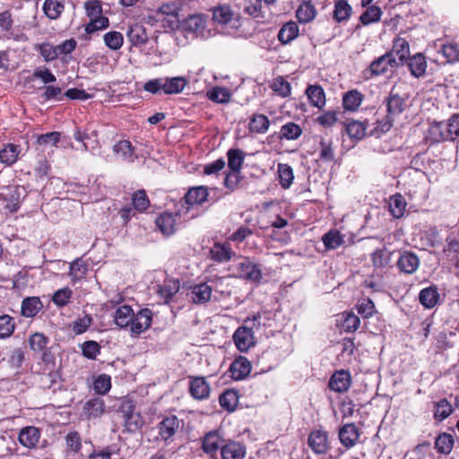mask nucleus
Masks as SVG:
<instances>
[{
  "mask_svg": "<svg viewBox=\"0 0 459 459\" xmlns=\"http://www.w3.org/2000/svg\"><path fill=\"white\" fill-rule=\"evenodd\" d=\"M206 95L213 102L227 104L231 100L232 93L226 87L215 86L208 91Z\"/></svg>",
  "mask_w": 459,
  "mask_h": 459,
  "instance_id": "nucleus-27",
  "label": "nucleus"
},
{
  "mask_svg": "<svg viewBox=\"0 0 459 459\" xmlns=\"http://www.w3.org/2000/svg\"><path fill=\"white\" fill-rule=\"evenodd\" d=\"M49 342L48 337L42 333H34L29 338V345L34 351L40 352L48 349L47 346Z\"/></svg>",
  "mask_w": 459,
  "mask_h": 459,
  "instance_id": "nucleus-47",
  "label": "nucleus"
},
{
  "mask_svg": "<svg viewBox=\"0 0 459 459\" xmlns=\"http://www.w3.org/2000/svg\"><path fill=\"white\" fill-rule=\"evenodd\" d=\"M113 152L120 155L123 160H129L134 153V148L129 141L123 140L113 146Z\"/></svg>",
  "mask_w": 459,
  "mask_h": 459,
  "instance_id": "nucleus-57",
  "label": "nucleus"
},
{
  "mask_svg": "<svg viewBox=\"0 0 459 459\" xmlns=\"http://www.w3.org/2000/svg\"><path fill=\"white\" fill-rule=\"evenodd\" d=\"M84 411L89 417L97 418L105 411L104 401L99 397L91 399L85 403Z\"/></svg>",
  "mask_w": 459,
  "mask_h": 459,
  "instance_id": "nucleus-44",
  "label": "nucleus"
},
{
  "mask_svg": "<svg viewBox=\"0 0 459 459\" xmlns=\"http://www.w3.org/2000/svg\"><path fill=\"white\" fill-rule=\"evenodd\" d=\"M64 9V0H46L43 4L45 14L51 20L57 19Z\"/></svg>",
  "mask_w": 459,
  "mask_h": 459,
  "instance_id": "nucleus-35",
  "label": "nucleus"
},
{
  "mask_svg": "<svg viewBox=\"0 0 459 459\" xmlns=\"http://www.w3.org/2000/svg\"><path fill=\"white\" fill-rule=\"evenodd\" d=\"M224 444L225 440L218 430L210 431L203 437V452L213 457L219 450L221 451Z\"/></svg>",
  "mask_w": 459,
  "mask_h": 459,
  "instance_id": "nucleus-10",
  "label": "nucleus"
},
{
  "mask_svg": "<svg viewBox=\"0 0 459 459\" xmlns=\"http://www.w3.org/2000/svg\"><path fill=\"white\" fill-rule=\"evenodd\" d=\"M404 100L392 90L386 100L387 115L395 117L403 110Z\"/></svg>",
  "mask_w": 459,
  "mask_h": 459,
  "instance_id": "nucleus-25",
  "label": "nucleus"
},
{
  "mask_svg": "<svg viewBox=\"0 0 459 459\" xmlns=\"http://www.w3.org/2000/svg\"><path fill=\"white\" fill-rule=\"evenodd\" d=\"M382 11L378 6H369L359 17V21L363 25H368L380 20Z\"/></svg>",
  "mask_w": 459,
  "mask_h": 459,
  "instance_id": "nucleus-52",
  "label": "nucleus"
},
{
  "mask_svg": "<svg viewBox=\"0 0 459 459\" xmlns=\"http://www.w3.org/2000/svg\"><path fill=\"white\" fill-rule=\"evenodd\" d=\"M324 245L327 249H335L343 243V237L337 230H331L323 237Z\"/></svg>",
  "mask_w": 459,
  "mask_h": 459,
  "instance_id": "nucleus-53",
  "label": "nucleus"
},
{
  "mask_svg": "<svg viewBox=\"0 0 459 459\" xmlns=\"http://www.w3.org/2000/svg\"><path fill=\"white\" fill-rule=\"evenodd\" d=\"M120 413L124 425L129 432H134L141 428L142 417L134 411V407L131 403L122 404Z\"/></svg>",
  "mask_w": 459,
  "mask_h": 459,
  "instance_id": "nucleus-7",
  "label": "nucleus"
},
{
  "mask_svg": "<svg viewBox=\"0 0 459 459\" xmlns=\"http://www.w3.org/2000/svg\"><path fill=\"white\" fill-rule=\"evenodd\" d=\"M346 132L351 139L360 140L366 134V126L359 121H351L346 126Z\"/></svg>",
  "mask_w": 459,
  "mask_h": 459,
  "instance_id": "nucleus-51",
  "label": "nucleus"
},
{
  "mask_svg": "<svg viewBox=\"0 0 459 459\" xmlns=\"http://www.w3.org/2000/svg\"><path fill=\"white\" fill-rule=\"evenodd\" d=\"M439 299L437 288L429 287L423 289L419 295L420 302L427 308L436 306Z\"/></svg>",
  "mask_w": 459,
  "mask_h": 459,
  "instance_id": "nucleus-37",
  "label": "nucleus"
},
{
  "mask_svg": "<svg viewBox=\"0 0 459 459\" xmlns=\"http://www.w3.org/2000/svg\"><path fill=\"white\" fill-rule=\"evenodd\" d=\"M180 427V420L175 416L166 417L159 424V433L163 440L173 437Z\"/></svg>",
  "mask_w": 459,
  "mask_h": 459,
  "instance_id": "nucleus-18",
  "label": "nucleus"
},
{
  "mask_svg": "<svg viewBox=\"0 0 459 459\" xmlns=\"http://www.w3.org/2000/svg\"><path fill=\"white\" fill-rule=\"evenodd\" d=\"M210 256L215 262L224 263L230 261L237 254L232 251L230 243H215L210 249Z\"/></svg>",
  "mask_w": 459,
  "mask_h": 459,
  "instance_id": "nucleus-13",
  "label": "nucleus"
},
{
  "mask_svg": "<svg viewBox=\"0 0 459 459\" xmlns=\"http://www.w3.org/2000/svg\"><path fill=\"white\" fill-rule=\"evenodd\" d=\"M246 446L237 441L225 443L221 449L222 459H244L246 456Z\"/></svg>",
  "mask_w": 459,
  "mask_h": 459,
  "instance_id": "nucleus-17",
  "label": "nucleus"
},
{
  "mask_svg": "<svg viewBox=\"0 0 459 459\" xmlns=\"http://www.w3.org/2000/svg\"><path fill=\"white\" fill-rule=\"evenodd\" d=\"M180 288V283L178 280L168 279L164 281L162 286H160L159 294L161 298L165 299V302L168 303L172 299V297L178 292Z\"/></svg>",
  "mask_w": 459,
  "mask_h": 459,
  "instance_id": "nucleus-34",
  "label": "nucleus"
},
{
  "mask_svg": "<svg viewBox=\"0 0 459 459\" xmlns=\"http://www.w3.org/2000/svg\"><path fill=\"white\" fill-rule=\"evenodd\" d=\"M43 308V303L39 297H28L22 302V315L25 317L35 316Z\"/></svg>",
  "mask_w": 459,
  "mask_h": 459,
  "instance_id": "nucleus-22",
  "label": "nucleus"
},
{
  "mask_svg": "<svg viewBox=\"0 0 459 459\" xmlns=\"http://www.w3.org/2000/svg\"><path fill=\"white\" fill-rule=\"evenodd\" d=\"M88 272V266L81 258L75 259L70 264L69 275L72 281H76L82 279Z\"/></svg>",
  "mask_w": 459,
  "mask_h": 459,
  "instance_id": "nucleus-45",
  "label": "nucleus"
},
{
  "mask_svg": "<svg viewBox=\"0 0 459 459\" xmlns=\"http://www.w3.org/2000/svg\"><path fill=\"white\" fill-rule=\"evenodd\" d=\"M363 100V95L357 90L346 92L342 98L343 108L346 110L354 111L358 109Z\"/></svg>",
  "mask_w": 459,
  "mask_h": 459,
  "instance_id": "nucleus-36",
  "label": "nucleus"
},
{
  "mask_svg": "<svg viewBox=\"0 0 459 459\" xmlns=\"http://www.w3.org/2000/svg\"><path fill=\"white\" fill-rule=\"evenodd\" d=\"M152 313L149 308H143L137 314H134L130 324V331L133 334H140L147 330L152 324Z\"/></svg>",
  "mask_w": 459,
  "mask_h": 459,
  "instance_id": "nucleus-9",
  "label": "nucleus"
},
{
  "mask_svg": "<svg viewBox=\"0 0 459 459\" xmlns=\"http://www.w3.org/2000/svg\"><path fill=\"white\" fill-rule=\"evenodd\" d=\"M316 10L309 0H305L297 9L296 17L300 23H308L316 16Z\"/></svg>",
  "mask_w": 459,
  "mask_h": 459,
  "instance_id": "nucleus-26",
  "label": "nucleus"
},
{
  "mask_svg": "<svg viewBox=\"0 0 459 459\" xmlns=\"http://www.w3.org/2000/svg\"><path fill=\"white\" fill-rule=\"evenodd\" d=\"M133 316L134 311L132 307L128 305H123L116 310L115 323L121 328L127 327L130 325Z\"/></svg>",
  "mask_w": 459,
  "mask_h": 459,
  "instance_id": "nucleus-30",
  "label": "nucleus"
},
{
  "mask_svg": "<svg viewBox=\"0 0 459 459\" xmlns=\"http://www.w3.org/2000/svg\"><path fill=\"white\" fill-rule=\"evenodd\" d=\"M351 385V377L347 370L336 371L329 380V387L336 393L346 392Z\"/></svg>",
  "mask_w": 459,
  "mask_h": 459,
  "instance_id": "nucleus-11",
  "label": "nucleus"
},
{
  "mask_svg": "<svg viewBox=\"0 0 459 459\" xmlns=\"http://www.w3.org/2000/svg\"><path fill=\"white\" fill-rule=\"evenodd\" d=\"M452 413V406L446 399H442L435 404V418L443 420Z\"/></svg>",
  "mask_w": 459,
  "mask_h": 459,
  "instance_id": "nucleus-63",
  "label": "nucleus"
},
{
  "mask_svg": "<svg viewBox=\"0 0 459 459\" xmlns=\"http://www.w3.org/2000/svg\"><path fill=\"white\" fill-rule=\"evenodd\" d=\"M359 437V429L353 423L345 424L339 430L340 442L346 448L354 446L358 442Z\"/></svg>",
  "mask_w": 459,
  "mask_h": 459,
  "instance_id": "nucleus-15",
  "label": "nucleus"
},
{
  "mask_svg": "<svg viewBox=\"0 0 459 459\" xmlns=\"http://www.w3.org/2000/svg\"><path fill=\"white\" fill-rule=\"evenodd\" d=\"M133 204L135 210L139 212L145 211L149 205L150 202L146 192L144 190H138L133 195Z\"/></svg>",
  "mask_w": 459,
  "mask_h": 459,
  "instance_id": "nucleus-64",
  "label": "nucleus"
},
{
  "mask_svg": "<svg viewBox=\"0 0 459 459\" xmlns=\"http://www.w3.org/2000/svg\"><path fill=\"white\" fill-rule=\"evenodd\" d=\"M73 295V291L68 287L56 290L53 297L52 301L57 306V307H65L66 306Z\"/></svg>",
  "mask_w": 459,
  "mask_h": 459,
  "instance_id": "nucleus-60",
  "label": "nucleus"
},
{
  "mask_svg": "<svg viewBox=\"0 0 459 459\" xmlns=\"http://www.w3.org/2000/svg\"><path fill=\"white\" fill-rule=\"evenodd\" d=\"M128 40L134 47L145 45L148 41V34L145 28L139 23L131 25L126 33Z\"/></svg>",
  "mask_w": 459,
  "mask_h": 459,
  "instance_id": "nucleus-19",
  "label": "nucleus"
},
{
  "mask_svg": "<svg viewBox=\"0 0 459 459\" xmlns=\"http://www.w3.org/2000/svg\"><path fill=\"white\" fill-rule=\"evenodd\" d=\"M401 65L395 56L392 53L385 52L384 55L374 59L368 68L364 72L367 79L380 76L388 73L390 69H395Z\"/></svg>",
  "mask_w": 459,
  "mask_h": 459,
  "instance_id": "nucleus-4",
  "label": "nucleus"
},
{
  "mask_svg": "<svg viewBox=\"0 0 459 459\" xmlns=\"http://www.w3.org/2000/svg\"><path fill=\"white\" fill-rule=\"evenodd\" d=\"M387 53H392L393 56H398V62L401 65L404 64L410 55V45L408 41L403 38L397 37L393 41V48Z\"/></svg>",
  "mask_w": 459,
  "mask_h": 459,
  "instance_id": "nucleus-21",
  "label": "nucleus"
},
{
  "mask_svg": "<svg viewBox=\"0 0 459 459\" xmlns=\"http://www.w3.org/2000/svg\"><path fill=\"white\" fill-rule=\"evenodd\" d=\"M233 340L237 349L241 352L247 351L255 344L252 328L246 325L240 326L235 331Z\"/></svg>",
  "mask_w": 459,
  "mask_h": 459,
  "instance_id": "nucleus-6",
  "label": "nucleus"
},
{
  "mask_svg": "<svg viewBox=\"0 0 459 459\" xmlns=\"http://www.w3.org/2000/svg\"><path fill=\"white\" fill-rule=\"evenodd\" d=\"M429 134L431 141L436 143L450 141L446 121L432 123L429 129Z\"/></svg>",
  "mask_w": 459,
  "mask_h": 459,
  "instance_id": "nucleus-23",
  "label": "nucleus"
},
{
  "mask_svg": "<svg viewBox=\"0 0 459 459\" xmlns=\"http://www.w3.org/2000/svg\"><path fill=\"white\" fill-rule=\"evenodd\" d=\"M299 36V26L295 22L285 23L278 33V39L282 44H288Z\"/></svg>",
  "mask_w": 459,
  "mask_h": 459,
  "instance_id": "nucleus-29",
  "label": "nucleus"
},
{
  "mask_svg": "<svg viewBox=\"0 0 459 459\" xmlns=\"http://www.w3.org/2000/svg\"><path fill=\"white\" fill-rule=\"evenodd\" d=\"M230 170L240 171L244 163L245 153L239 149H230L227 152Z\"/></svg>",
  "mask_w": 459,
  "mask_h": 459,
  "instance_id": "nucleus-39",
  "label": "nucleus"
},
{
  "mask_svg": "<svg viewBox=\"0 0 459 459\" xmlns=\"http://www.w3.org/2000/svg\"><path fill=\"white\" fill-rule=\"evenodd\" d=\"M319 159L324 162H330L334 160V151L333 148V141L320 137L319 140Z\"/></svg>",
  "mask_w": 459,
  "mask_h": 459,
  "instance_id": "nucleus-41",
  "label": "nucleus"
},
{
  "mask_svg": "<svg viewBox=\"0 0 459 459\" xmlns=\"http://www.w3.org/2000/svg\"><path fill=\"white\" fill-rule=\"evenodd\" d=\"M307 445L315 455H325L331 448L328 432L314 429L307 438Z\"/></svg>",
  "mask_w": 459,
  "mask_h": 459,
  "instance_id": "nucleus-5",
  "label": "nucleus"
},
{
  "mask_svg": "<svg viewBox=\"0 0 459 459\" xmlns=\"http://www.w3.org/2000/svg\"><path fill=\"white\" fill-rule=\"evenodd\" d=\"M420 265L418 255L412 252H403L397 261V266L401 272L412 274L416 272Z\"/></svg>",
  "mask_w": 459,
  "mask_h": 459,
  "instance_id": "nucleus-16",
  "label": "nucleus"
},
{
  "mask_svg": "<svg viewBox=\"0 0 459 459\" xmlns=\"http://www.w3.org/2000/svg\"><path fill=\"white\" fill-rule=\"evenodd\" d=\"M212 21L219 24H228L233 19V12L228 5H219L212 10Z\"/></svg>",
  "mask_w": 459,
  "mask_h": 459,
  "instance_id": "nucleus-33",
  "label": "nucleus"
},
{
  "mask_svg": "<svg viewBox=\"0 0 459 459\" xmlns=\"http://www.w3.org/2000/svg\"><path fill=\"white\" fill-rule=\"evenodd\" d=\"M15 324L13 318L8 315L0 316V338L10 337L14 331Z\"/></svg>",
  "mask_w": 459,
  "mask_h": 459,
  "instance_id": "nucleus-54",
  "label": "nucleus"
},
{
  "mask_svg": "<svg viewBox=\"0 0 459 459\" xmlns=\"http://www.w3.org/2000/svg\"><path fill=\"white\" fill-rule=\"evenodd\" d=\"M105 45L111 50H118L124 43V37L118 31H109L103 36Z\"/></svg>",
  "mask_w": 459,
  "mask_h": 459,
  "instance_id": "nucleus-50",
  "label": "nucleus"
},
{
  "mask_svg": "<svg viewBox=\"0 0 459 459\" xmlns=\"http://www.w3.org/2000/svg\"><path fill=\"white\" fill-rule=\"evenodd\" d=\"M186 85L184 77L157 78L148 81L144 85V91L152 94H178Z\"/></svg>",
  "mask_w": 459,
  "mask_h": 459,
  "instance_id": "nucleus-1",
  "label": "nucleus"
},
{
  "mask_svg": "<svg viewBox=\"0 0 459 459\" xmlns=\"http://www.w3.org/2000/svg\"><path fill=\"white\" fill-rule=\"evenodd\" d=\"M238 403V392L232 389L226 390L220 396V404L228 411H233Z\"/></svg>",
  "mask_w": 459,
  "mask_h": 459,
  "instance_id": "nucleus-40",
  "label": "nucleus"
},
{
  "mask_svg": "<svg viewBox=\"0 0 459 459\" xmlns=\"http://www.w3.org/2000/svg\"><path fill=\"white\" fill-rule=\"evenodd\" d=\"M250 361L242 356L234 359L230 368L231 377L235 380H242L247 377L251 372Z\"/></svg>",
  "mask_w": 459,
  "mask_h": 459,
  "instance_id": "nucleus-14",
  "label": "nucleus"
},
{
  "mask_svg": "<svg viewBox=\"0 0 459 459\" xmlns=\"http://www.w3.org/2000/svg\"><path fill=\"white\" fill-rule=\"evenodd\" d=\"M40 438V430L33 426L22 428L18 435L19 443L29 449L36 448Z\"/></svg>",
  "mask_w": 459,
  "mask_h": 459,
  "instance_id": "nucleus-12",
  "label": "nucleus"
},
{
  "mask_svg": "<svg viewBox=\"0 0 459 459\" xmlns=\"http://www.w3.org/2000/svg\"><path fill=\"white\" fill-rule=\"evenodd\" d=\"M277 170L281 187L284 189L289 188L294 179L293 170L291 167L288 164L280 163L278 164Z\"/></svg>",
  "mask_w": 459,
  "mask_h": 459,
  "instance_id": "nucleus-42",
  "label": "nucleus"
},
{
  "mask_svg": "<svg viewBox=\"0 0 459 459\" xmlns=\"http://www.w3.org/2000/svg\"><path fill=\"white\" fill-rule=\"evenodd\" d=\"M199 204H201V186L190 187L184 195L181 204L182 209L178 210V213L186 214L194 210L198 212ZM197 214L198 212H195L192 217H195Z\"/></svg>",
  "mask_w": 459,
  "mask_h": 459,
  "instance_id": "nucleus-8",
  "label": "nucleus"
},
{
  "mask_svg": "<svg viewBox=\"0 0 459 459\" xmlns=\"http://www.w3.org/2000/svg\"><path fill=\"white\" fill-rule=\"evenodd\" d=\"M391 253L386 249H377L371 255L373 265L377 268L386 266L390 262Z\"/></svg>",
  "mask_w": 459,
  "mask_h": 459,
  "instance_id": "nucleus-56",
  "label": "nucleus"
},
{
  "mask_svg": "<svg viewBox=\"0 0 459 459\" xmlns=\"http://www.w3.org/2000/svg\"><path fill=\"white\" fill-rule=\"evenodd\" d=\"M229 271L235 277L253 282L260 281L262 279V273L259 266L246 256H235L232 264L229 267Z\"/></svg>",
  "mask_w": 459,
  "mask_h": 459,
  "instance_id": "nucleus-2",
  "label": "nucleus"
},
{
  "mask_svg": "<svg viewBox=\"0 0 459 459\" xmlns=\"http://www.w3.org/2000/svg\"><path fill=\"white\" fill-rule=\"evenodd\" d=\"M306 93L313 106L322 108L325 105V91L321 86L310 85L307 87Z\"/></svg>",
  "mask_w": 459,
  "mask_h": 459,
  "instance_id": "nucleus-31",
  "label": "nucleus"
},
{
  "mask_svg": "<svg viewBox=\"0 0 459 459\" xmlns=\"http://www.w3.org/2000/svg\"><path fill=\"white\" fill-rule=\"evenodd\" d=\"M352 13V7L345 0H338L334 3L333 18L337 22L348 21Z\"/></svg>",
  "mask_w": 459,
  "mask_h": 459,
  "instance_id": "nucleus-28",
  "label": "nucleus"
},
{
  "mask_svg": "<svg viewBox=\"0 0 459 459\" xmlns=\"http://www.w3.org/2000/svg\"><path fill=\"white\" fill-rule=\"evenodd\" d=\"M111 388V377L108 375H100L93 383V389L99 394H107Z\"/></svg>",
  "mask_w": 459,
  "mask_h": 459,
  "instance_id": "nucleus-58",
  "label": "nucleus"
},
{
  "mask_svg": "<svg viewBox=\"0 0 459 459\" xmlns=\"http://www.w3.org/2000/svg\"><path fill=\"white\" fill-rule=\"evenodd\" d=\"M302 133L299 126L295 123H288L281 126V134L288 140L298 139Z\"/></svg>",
  "mask_w": 459,
  "mask_h": 459,
  "instance_id": "nucleus-62",
  "label": "nucleus"
},
{
  "mask_svg": "<svg viewBox=\"0 0 459 459\" xmlns=\"http://www.w3.org/2000/svg\"><path fill=\"white\" fill-rule=\"evenodd\" d=\"M271 89L279 96L286 98L290 95L291 87L288 81L282 76H277L273 80Z\"/></svg>",
  "mask_w": 459,
  "mask_h": 459,
  "instance_id": "nucleus-49",
  "label": "nucleus"
},
{
  "mask_svg": "<svg viewBox=\"0 0 459 459\" xmlns=\"http://www.w3.org/2000/svg\"><path fill=\"white\" fill-rule=\"evenodd\" d=\"M406 202L401 194H395L390 197L389 211L393 217L399 219L403 216L406 209Z\"/></svg>",
  "mask_w": 459,
  "mask_h": 459,
  "instance_id": "nucleus-32",
  "label": "nucleus"
},
{
  "mask_svg": "<svg viewBox=\"0 0 459 459\" xmlns=\"http://www.w3.org/2000/svg\"><path fill=\"white\" fill-rule=\"evenodd\" d=\"M454 446L452 435L442 433L437 436L435 441V448L440 454L447 455L451 452Z\"/></svg>",
  "mask_w": 459,
  "mask_h": 459,
  "instance_id": "nucleus-43",
  "label": "nucleus"
},
{
  "mask_svg": "<svg viewBox=\"0 0 459 459\" xmlns=\"http://www.w3.org/2000/svg\"><path fill=\"white\" fill-rule=\"evenodd\" d=\"M440 53L448 63H453L459 60V47L455 43L442 45Z\"/></svg>",
  "mask_w": 459,
  "mask_h": 459,
  "instance_id": "nucleus-59",
  "label": "nucleus"
},
{
  "mask_svg": "<svg viewBox=\"0 0 459 459\" xmlns=\"http://www.w3.org/2000/svg\"><path fill=\"white\" fill-rule=\"evenodd\" d=\"M270 122L266 116L256 114L253 116L249 124V128L252 132L264 134L267 131Z\"/></svg>",
  "mask_w": 459,
  "mask_h": 459,
  "instance_id": "nucleus-46",
  "label": "nucleus"
},
{
  "mask_svg": "<svg viewBox=\"0 0 459 459\" xmlns=\"http://www.w3.org/2000/svg\"><path fill=\"white\" fill-rule=\"evenodd\" d=\"M108 19L103 15L90 20V22L85 26V31L91 34L97 30H104L108 27Z\"/></svg>",
  "mask_w": 459,
  "mask_h": 459,
  "instance_id": "nucleus-61",
  "label": "nucleus"
},
{
  "mask_svg": "<svg viewBox=\"0 0 459 459\" xmlns=\"http://www.w3.org/2000/svg\"><path fill=\"white\" fill-rule=\"evenodd\" d=\"M178 211L176 215H173L171 212H163L161 213L155 221L157 227L164 235H172L176 230V216L180 215Z\"/></svg>",
  "mask_w": 459,
  "mask_h": 459,
  "instance_id": "nucleus-20",
  "label": "nucleus"
},
{
  "mask_svg": "<svg viewBox=\"0 0 459 459\" xmlns=\"http://www.w3.org/2000/svg\"><path fill=\"white\" fill-rule=\"evenodd\" d=\"M180 5L173 1L161 4L155 13V20L162 24L165 30H175L179 27Z\"/></svg>",
  "mask_w": 459,
  "mask_h": 459,
  "instance_id": "nucleus-3",
  "label": "nucleus"
},
{
  "mask_svg": "<svg viewBox=\"0 0 459 459\" xmlns=\"http://www.w3.org/2000/svg\"><path fill=\"white\" fill-rule=\"evenodd\" d=\"M240 5L248 15L254 18L263 17L262 0H242Z\"/></svg>",
  "mask_w": 459,
  "mask_h": 459,
  "instance_id": "nucleus-48",
  "label": "nucleus"
},
{
  "mask_svg": "<svg viewBox=\"0 0 459 459\" xmlns=\"http://www.w3.org/2000/svg\"><path fill=\"white\" fill-rule=\"evenodd\" d=\"M21 150L19 146L9 143L0 151V161L5 165H13L18 159Z\"/></svg>",
  "mask_w": 459,
  "mask_h": 459,
  "instance_id": "nucleus-38",
  "label": "nucleus"
},
{
  "mask_svg": "<svg viewBox=\"0 0 459 459\" xmlns=\"http://www.w3.org/2000/svg\"><path fill=\"white\" fill-rule=\"evenodd\" d=\"M181 26L185 32L193 33L197 36L198 30L201 26V15H189L185 21H183Z\"/></svg>",
  "mask_w": 459,
  "mask_h": 459,
  "instance_id": "nucleus-55",
  "label": "nucleus"
},
{
  "mask_svg": "<svg viewBox=\"0 0 459 459\" xmlns=\"http://www.w3.org/2000/svg\"><path fill=\"white\" fill-rule=\"evenodd\" d=\"M408 59V66L411 75L416 78L421 77L426 73L427 61L425 56L418 53Z\"/></svg>",
  "mask_w": 459,
  "mask_h": 459,
  "instance_id": "nucleus-24",
  "label": "nucleus"
}]
</instances>
